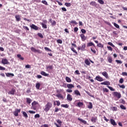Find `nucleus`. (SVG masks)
<instances>
[{
    "mask_svg": "<svg viewBox=\"0 0 127 127\" xmlns=\"http://www.w3.org/2000/svg\"><path fill=\"white\" fill-rule=\"evenodd\" d=\"M107 48L110 51H113V48H112V47L107 46Z\"/></svg>",
    "mask_w": 127,
    "mask_h": 127,
    "instance_id": "nucleus-55",
    "label": "nucleus"
},
{
    "mask_svg": "<svg viewBox=\"0 0 127 127\" xmlns=\"http://www.w3.org/2000/svg\"><path fill=\"white\" fill-rule=\"evenodd\" d=\"M32 101V100H31V99H30L29 98H26V102H27V104H28L29 105H30V104L31 103Z\"/></svg>",
    "mask_w": 127,
    "mask_h": 127,
    "instance_id": "nucleus-26",
    "label": "nucleus"
},
{
    "mask_svg": "<svg viewBox=\"0 0 127 127\" xmlns=\"http://www.w3.org/2000/svg\"><path fill=\"white\" fill-rule=\"evenodd\" d=\"M108 45H110V46H112V47H115V45L113 44L112 42H108Z\"/></svg>",
    "mask_w": 127,
    "mask_h": 127,
    "instance_id": "nucleus-46",
    "label": "nucleus"
},
{
    "mask_svg": "<svg viewBox=\"0 0 127 127\" xmlns=\"http://www.w3.org/2000/svg\"><path fill=\"white\" fill-rule=\"evenodd\" d=\"M41 127H48V125L47 124L43 125L41 126Z\"/></svg>",
    "mask_w": 127,
    "mask_h": 127,
    "instance_id": "nucleus-63",
    "label": "nucleus"
},
{
    "mask_svg": "<svg viewBox=\"0 0 127 127\" xmlns=\"http://www.w3.org/2000/svg\"><path fill=\"white\" fill-rule=\"evenodd\" d=\"M123 76H127V72H122Z\"/></svg>",
    "mask_w": 127,
    "mask_h": 127,
    "instance_id": "nucleus-61",
    "label": "nucleus"
},
{
    "mask_svg": "<svg viewBox=\"0 0 127 127\" xmlns=\"http://www.w3.org/2000/svg\"><path fill=\"white\" fill-rule=\"evenodd\" d=\"M57 42H58V43H59L60 44H62L63 41L62 40L59 39L57 40Z\"/></svg>",
    "mask_w": 127,
    "mask_h": 127,
    "instance_id": "nucleus-51",
    "label": "nucleus"
},
{
    "mask_svg": "<svg viewBox=\"0 0 127 127\" xmlns=\"http://www.w3.org/2000/svg\"><path fill=\"white\" fill-rule=\"evenodd\" d=\"M30 27L31 28H32V29H34V30H38L39 29V27H37V26L32 24V25H30Z\"/></svg>",
    "mask_w": 127,
    "mask_h": 127,
    "instance_id": "nucleus-7",
    "label": "nucleus"
},
{
    "mask_svg": "<svg viewBox=\"0 0 127 127\" xmlns=\"http://www.w3.org/2000/svg\"><path fill=\"white\" fill-rule=\"evenodd\" d=\"M120 108L121 109H122V110H127V108H126V107H125V106H124L123 105H121L120 106Z\"/></svg>",
    "mask_w": 127,
    "mask_h": 127,
    "instance_id": "nucleus-48",
    "label": "nucleus"
},
{
    "mask_svg": "<svg viewBox=\"0 0 127 127\" xmlns=\"http://www.w3.org/2000/svg\"><path fill=\"white\" fill-rule=\"evenodd\" d=\"M47 70H52L53 69V65H48L46 66Z\"/></svg>",
    "mask_w": 127,
    "mask_h": 127,
    "instance_id": "nucleus-35",
    "label": "nucleus"
},
{
    "mask_svg": "<svg viewBox=\"0 0 127 127\" xmlns=\"http://www.w3.org/2000/svg\"><path fill=\"white\" fill-rule=\"evenodd\" d=\"M82 106H84V103H83V102H79L77 104V107H78L79 108H81Z\"/></svg>",
    "mask_w": 127,
    "mask_h": 127,
    "instance_id": "nucleus-21",
    "label": "nucleus"
},
{
    "mask_svg": "<svg viewBox=\"0 0 127 127\" xmlns=\"http://www.w3.org/2000/svg\"><path fill=\"white\" fill-rule=\"evenodd\" d=\"M109 89L111 90V91H115V89H114L113 87L111 86H107Z\"/></svg>",
    "mask_w": 127,
    "mask_h": 127,
    "instance_id": "nucleus-57",
    "label": "nucleus"
},
{
    "mask_svg": "<svg viewBox=\"0 0 127 127\" xmlns=\"http://www.w3.org/2000/svg\"><path fill=\"white\" fill-rule=\"evenodd\" d=\"M52 107H53V104H52V103L50 102H48L45 105V108H43L44 112L46 113H48Z\"/></svg>",
    "mask_w": 127,
    "mask_h": 127,
    "instance_id": "nucleus-1",
    "label": "nucleus"
},
{
    "mask_svg": "<svg viewBox=\"0 0 127 127\" xmlns=\"http://www.w3.org/2000/svg\"><path fill=\"white\" fill-rule=\"evenodd\" d=\"M56 103H57V106H59L60 105H61V103H60V101H56Z\"/></svg>",
    "mask_w": 127,
    "mask_h": 127,
    "instance_id": "nucleus-59",
    "label": "nucleus"
},
{
    "mask_svg": "<svg viewBox=\"0 0 127 127\" xmlns=\"http://www.w3.org/2000/svg\"><path fill=\"white\" fill-rule=\"evenodd\" d=\"M37 118H40V115L39 114H36L35 115V119H37Z\"/></svg>",
    "mask_w": 127,
    "mask_h": 127,
    "instance_id": "nucleus-60",
    "label": "nucleus"
},
{
    "mask_svg": "<svg viewBox=\"0 0 127 127\" xmlns=\"http://www.w3.org/2000/svg\"><path fill=\"white\" fill-rule=\"evenodd\" d=\"M66 92L67 93H72V92H73V90L71 89L68 88V89H66Z\"/></svg>",
    "mask_w": 127,
    "mask_h": 127,
    "instance_id": "nucleus-53",
    "label": "nucleus"
},
{
    "mask_svg": "<svg viewBox=\"0 0 127 127\" xmlns=\"http://www.w3.org/2000/svg\"><path fill=\"white\" fill-rule=\"evenodd\" d=\"M45 50H46L47 51H50V52H51V51H52L50 49L46 47H45Z\"/></svg>",
    "mask_w": 127,
    "mask_h": 127,
    "instance_id": "nucleus-52",
    "label": "nucleus"
},
{
    "mask_svg": "<svg viewBox=\"0 0 127 127\" xmlns=\"http://www.w3.org/2000/svg\"><path fill=\"white\" fill-rule=\"evenodd\" d=\"M80 37L82 41H85V40H87V37H86V36H85V35H84V34H81Z\"/></svg>",
    "mask_w": 127,
    "mask_h": 127,
    "instance_id": "nucleus-9",
    "label": "nucleus"
},
{
    "mask_svg": "<svg viewBox=\"0 0 127 127\" xmlns=\"http://www.w3.org/2000/svg\"><path fill=\"white\" fill-rule=\"evenodd\" d=\"M37 105H39L38 102L34 101L32 103L31 109H33L35 111L37 109Z\"/></svg>",
    "mask_w": 127,
    "mask_h": 127,
    "instance_id": "nucleus-3",
    "label": "nucleus"
},
{
    "mask_svg": "<svg viewBox=\"0 0 127 127\" xmlns=\"http://www.w3.org/2000/svg\"><path fill=\"white\" fill-rule=\"evenodd\" d=\"M98 2H99L100 4H104V3H105L103 0H98Z\"/></svg>",
    "mask_w": 127,
    "mask_h": 127,
    "instance_id": "nucleus-41",
    "label": "nucleus"
},
{
    "mask_svg": "<svg viewBox=\"0 0 127 127\" xmlns=\"http://www.w3.org/2000/svg\"><path fill=\"white\" fill-rule=\"evenodd\" d=\"M91 51H92V52H93L94 54H96V50L93 49V48H91Z\"/></svg>",
    "mask_w": 127,
    "mask_h": 127,
    "instance_id": "nucleus-56",
    "label": "nucleus"
},
{
    "mask_svg": "<svg viewBox=\"0 0 127 127\" xmlns=\"http://www.w3.org/2000/svg\"><path fill=\"white\" fill-rule=\"evenodd\" d=\"M37 35L40 37L41 38H43V35H42V34H41V33H38L37 34Z\"/></svg>",
    "mask_w": 127,
    "mask_h": 127,
    "instance_id": "nucleus-45",
    "label": "nucleus"
},
{
    "mask_svg": "<svg viewBox=\"0 0 127 127\" xmlns=\"http://www.w3.org/2000/svg\"><path fill=\"white\" fill-rule=\"evenodd\" d=\"M113 95L114 96V97H116L118 99H121L122 97V95L121 94V93L118 92H114L113 93Z\"/></svg>",
    "mask_w": 127,
    "mask_h": 127,
    "instance_id": "nucleus-4",
    "label": "nucleus"
},
{
    "mask_svg": "<svg viewBox=\"0 0 127 127\" xmlns=\"http://www.w3.org/2000/svg\"><path fill=\"white\" fill-rule=\"evenodd\" d=\"M5 74L7 77H9L10 76H12V77H13L14 76V74L13 73H5Z\"/></svg>",
    "mask_w": 127,
    "mask_h": 127,
    "instance_id": "nucleus-36",
    "label": "nucleus"
},
{
    "mask_svg": "<svg viewBox=\"0 0 127 127\" xmlns=\"http://www.w3.org/2000/svg\"><path fill=\"white\" fill-rule=\"evenodd\" d=\"M56 96L60 99H64V97H63V95H62L61 94H57Z\"/></svg>",
    "mask_w": 127,
    "mask_h": 127,
    "instance_id": "nucleus-28",
    "label": "nucleus"
},
{
    "mask_svg": "<svg viewBox=\"0 0 127 127\" xmlns=\"http://www.w3.org/2000/svg\"><path fill=\"white\" fill-rule=\"evenodd\" d=\"M88 109H93V104L92 102H89V105H88Z\"/></svg>",
    "mask_w": 127,
    "mask_h": 127,
    "instance_id": "nucleus-33",
    "label": "nucleus"
},
{
    "mask_svg": "<svg viewBox=\"0 0 127 127\" xmlns=\"http://www.w3.org/2000/svg\"><path fill=\"white\" fill-rule=\"evenodd\" d=\"M80 48H81V50L84 51V50H85V48H86V44H82Z\"/></svg>",
    "mask_w": 127,
    "mask_h": 127,
    "instance_id": "nucleus-25",
    "label": "nucleus"
},
{
    "mask_svg": "<svg viewBox=\"0 0 127 127\" xmlns=\"http://www.w3.org/2000/svg\"><path fill=\"white\" fill-rule=\"evenodd\" d=\"M64 5H65V6H67V7H69L71 6V3L65 2L64 3Z\"/></svg>",
    "mask_w": 127,
    "mask_h": 127,
    "instance_id": "nucleus-40",
    "label": "nucleus"
},
{
    "mask_svg": "<svg viewBox=\"0 0 127 127\" xmlns=\"http://www.w3.org/2000/svg\"><path fill=\"white\" fill-rule=\"evenodd\" d=\"M74 74L75 75H80V71H79L78 70H76L75 71Z\"/></svg>",
    "mask_w": 127,
    "mask_h": 127,
    "instance_id": "nucleus-49",
    "label": "nucleus"
},
{
    "mask_svg": "<svg viewBox=\"0 0 127 127\" xmlns=\"http://www.w3.org/2000/svg\"><path fill=\"white\" fill-rule=\"evenodd\" d=\"M87 47H90L91 46H93V47H96V46L93 42H90L87 43Z\"/></svg>",
    "mask_w": 127,
    "mask_h": 127,
    "instance_id": "nucleus-15",
    "label": "nucleus"
},
{
    "mask_svg": "<svg viewBox=\"0 0 127 127\" xmlns=\"http://www.w3.org/2000/svg\"><path fill=\"white\" fill-rule=\"evenodd\" d=\"M114 26H115V27H116V28H120V25H119L118 24L116 23H113Z\"/></svg>",
    "mask_w": 127,
    "mask_h": 127,
    "instance_id": "nucleus-44",
    "label": "nucleus"
},
{
    "mask_svg": "<svg viewBox=\"0 0 127 127\" xmlns=\"http://www.w3.org/2000/svg\"><path fill=\"white\" fill-rule=\"evenodd\" d=\"M77 120L79 121V122L82 123V124H84V125H87V121L83 120V119L80 118H78Z\"/></svg>",
    "mask_w": 127,
    "mask_h": 127,
    "instance_id": "nucleus-16",
    "label": "nucleus"
},
{
    "mask_svg": "<svg viewBox=\"0 0 127 127\" xmlns=\"http://www.w3.org/2000/svg\"><path fill=\"white\" fill-rule=\"evenodd\" d=\"M97 46H98V47H100V48H104V45L101 43L98 44Z\"/></svg>",
    "mask_w": 127,
    "mask_h": 127,
    "instance_id": "nucleus-39",
    "label": "nucleus"
},
{
    "mask_svg": "<svg viewBox=\"0 0 127 127\" xmlns=\"http://www.w3.org/2000/svg\"><path fill=\"white\" fill-rule=\"evenodd\" d=\"M102 74L103 76H104V77H105V78H108V77H109V75L107 73V71L103 72Z\"/></svg>",
    "mask_w": 127,
    "mask_h": 127,
    "instance_id": "nucleus-24",
    "label": "nucleus"
},
{
    "mask_svg": "<svg viewBox=\"0 0 127 127\" xmlns=\"http://www.w3.org/2000/svg\"><path fill=\"white\" fill-rule=\"evenodd\" d=\"M22 114H23V117L25 118V119H27V118H28V115H27V113H26V112L23 111Z\"/></svg>",
    "mask_w": 127,
    "mask_h": 127,
    "instance_id": "nucleus-29",
    "label": "nucleus"
},
{
    "mask_svg": "<svg viewBox=\"0 0 127 127\" xmlns=\"http://www.w3.org/2000/svg\"><path fill=\"white\" fill-rule=\"evenodd\" d=\"M70 23H74V24H77L76 21L72 20L70 21Z\"/></svg>",
    "mask_w": 127,
    "mask_h": 127,
    "instance_id": "nucleus-64",
    "label": "nucleus"
},
{
    "mask_svg": "<svg viewBox=\"0 0 127 127\" xmlns=\"http://www.w3.org/2000/svg\"><path fill=\"white\" fill-rule=\"evenodd\" d=\"M67 100L68 101H70L71 102V101H72L73 100V98H72V95L70 94H67Z\"/></svg>",
    "mask_w": 127,
    "mask_h": 127,
    "instance_id": "nucleus-14",
    "label": "nucleus"
},
{
    "mask_svg": "<svg viewBox=\"0 0 127 127\" xmlns=\"http://www.w3.org/2000/svg\"><path fill=\"white\" fill-rule=\"evenodd\" d=\"M40 86H41V85L40 84V83H37L36 84V88L37 90H39V89H40Z\"/></svg>",
    "mask_w": 127,
    "mask_h": 127,
    "instance_id": "nucleus-31",
    "label": "nucleus"
},
{
    "mask_svg": "<svg viewBox=\"0 0 127 127\" xmlns=\"http://www.w3.org/2000/svg\"><path fill=\"white\" fill-rule=\"evenodd\" d=\"M116 62H117V63L118 64H123V62L121 60H116Z\"/></svg>",
    "mask_w": 127,
    "mask_h": 127,
    "instance_id": "nucleus-42",
    "label": "nucleus"
},
{
    "mask_svg": "<svg viewBox=\"0 0 127 127\" xmlns=\"http://www.w3.org/2000/svg\"><path fill=\"white\" fill-rule=\"evenodd\" d=\"M107 60L109 63H112L113 62V58L111 57H109L107 58Z\"/></svg>",
    "mask_w": 127,
    "mask_h": 127,
    "instance_id": "nucleus-27",
    "label": "nucleus"
},
{
    "mask_svg": "<svg viewBox=\"0 0 127 127\" xmlns=\"http://www.w3.org/2000/svg\"><path fill=\"white\" fill-rule=\"evenodd\" d=\"M110 123L111 124V125H112V126H117V123H116V121H115V120L113 119H110Z\"/></svg>",
    "mask_w": 127,
    "mask_h": 127,
    "instance_id": "nucleus-13",
    "label": "nucleus"
},
{
    "mask_svg": "<svg viewBox=\"0 0 127 127\" xmlns=\"http://www.w3.org/2000/svg\"><path fill=\"white\" fill-rule=\"evenodd\" d=\"M90 5H92V6H97L98 4L95 1H92L90 3Z\"/></svg>",
    "mask_w": 127,
    "mask_h": 127,
    "instance_id": "nucleus-19",
    "label": "nucleus"
},
{
    "mask_svg": "<svg viewBox=\"0 0 127 127\" xmlns=\"http://www.w3.org/2000/svg\"><path fill=\"white\" fill-rule=\"evenodd\" d=\"M42 3H44V4H45L46 5H48V3L45 0H42Z\"/></svg>",
    "mask_w": 127,
    "mask_h": 127,
    "instance_id": "nucleus-47",
    "label": "nucleus"
},
{
    "mask_svg": "<svg viewBox=\"0 0 127 127\" xmlns=\"http://www.w3.org/2000/svg\"><path fill=\"white\" fill-rule=\"evenodd\" d=\"M74 85L72 84H68L67 85V88H68V89H72V88H74Z\"/></svg>",
    "mask_w": 127,
    "mask_h": 127,
    "instance_id": "nucleus-23",
    "label": "nucleus"
},
{
    "mask_svg": "<svg viewBox=\"0 0 127 127\" xmlns=\"http://www.w3.org/2000/svg\"><path fill=\"white\" fill-rule=\"evenodd\" d=\"M73 93L75 96H79V97H81V93H80V91L78 90H74L73 91Z\"/></svg>",
    "mask_w": 127,
    "mask_h": 127,
    "instance_id": "nucleus-10",
    "label": "nucleus"
},
{
    "mask_svg": "<svg viewBox=\"0 0 127 127\" xmlns=\"http://www.w3.org/2000/svg\"><path fill=\"white\" fill-rule=\"evenodd\" d=\"M52 25H56V21H53V22H52Z\"/></svg>",
    "mask_w": 127,
    "mask_h": 127,
    "instance_id": "nucleus-62",
    "label": "nucleus"
},
{
    "mask_svg": "<svg viewBox=\"0 0 127 127\" xmlns=\"http://www.w3.org/2000/svg\"><path fill=\"white\" fill-rule=\"evenodd\" d=\"M84 63L86 64V65H87V66H89V65L91 64V63H90V61L89 60H88V59H85L84 61Z\"/></svg>",
    "mask_w": 127,
    "mask_h": 127,
    "instance_id": "nucleus-17",
    "label": "nucleus"
},
{
    "mask_svg": "<svg viewBox=\"0 0 127 127\" xmlns=\"http://www.w3.org/2000/svg\"><path fill=\"white\" fill-rule=\"evenodd\" d=\"M101 85H106V86H109L111 85V83L109 81H106L103 82H101Z\"/></svg>",
    "mask_w": 127,
    "mask_h": 127,
    "instance_id": "nucleus-12",
    "label": "nucleus"
},
{
    "mask_svg": "<svg viewBox=\"0 0 127 127\" xmlns=\"http://www.w3.org/2000/svg\"><path fill=\"white\" fill-rule=\"evenodd\" d=\"M23 28L24 29H26V30H29V28H28V27L27 26H23Z\"/></svg>",
    "mask_w": 127,
    "mask_h": 127,
    "instance_id": "nucleus-58",
    "label": "nucleus"
},
{
    "mask_svg": "<svg viewBox=\"0 0 127 127\" xmlns=\"http://www.w3.org/2000/svg\"><path fill=\"white\" fill-rule=\"evenodd\" d=\"M95 80L99 81V82H103V81H104V79L99 75L96 77Z\"/></svg>",
    "mask_w": 127,
    "mask_h": 127,
    "instance_id": "nucleus-8",
    "label": "nucleus"
},
{
    "mask_svg": "<svg viewBox=\"0 0 127 127\" xmlns=\"http://www.w3.org/2000/svg\"><path fill=\"white\" fill-rule=\"evenodd\" d=\"M41 75H42L43 76H45V77H48V76H49V74L48 73H46V72L43 71L41 72Z\"/></svg>",
    "mask_w": 127,
    "mask_h": 127,
    "instance_id": "nucleus-20",
    "label": "nucleus"
},
{
    "mask_svg": "<svg viewBox=\"0 0 127 127\" xmlns=\"http://www.w3.org/2000/svg\"><path fill=\"white\" fill-rule=\"evenodd\" d=\"M124 78H121V79H120V80H119V83H120V84H123V83H124Z\"/></svg>",
    "mask_w": 127,
    "mask_h": 127,
    "instance_id": "nucleus-50",
    "label": "nucleus"
},
{
    "mask_svg": "<svg viewBox=\"0 0 127 127\" xmlns=\"http://www.w3.org/2000/svg\"><path fill=\"white\" fill-rule=\"evenodd\" d=\"M20 111H21L20 109H16L13 112L14 116H15V117H18V113H20Z\"/></svg>",
    "mask_w": 127,
    "mask_h": 127,
    "instance_id": "nucleus-5",
    "label": "nucleus"
},
{
    "mask_svg": "<svg viewBox=\"0 0 127 127\" xmlns=\"http://www.w3.org/2000/svg\"><path fill=\"white\" fill-rule=\"evenodd\" d=\"M65 80L66 81V82H67V83H71V82H72V80L71 79V78H70V77L68 76L65 77Z\"/></svg>",
    "mask_w": 127,
    "mask_h": 127,
    "instance_id": "nucleus-22",
    "label": "nucleus"
},
{
    "mask_svg": "<svg viewBox=\"0 0 127 127\" xmlns=\"http://www.w3.org/2000/svg\"><path fill=\"white\" fill-rule=\"evenodd\" d=\"M17 57H18V58H19L20 60H24V58L21 57V55L20 54H18L17 55Z\"/></svg>",
    "mask_w": 127,
    "mask_h": 127,
    "instance_id": "nucleus-37",
    "label": "nucleus"
},
{
    "mask_svg": "<svg viewBox=\"0 0 127 127\" xmlns=\"http://www.w3.org/2000/svg\"><path fill=\"white\" fill-rule=\"evenodd\" d=\"M15 89L12 88L10 91L8 92V94L9 95H14V93H15Z\"/></svg>",
    "mask_w": 127,
    "mask_h": 127,
    "instance_id": "nucleus-11",
    "label": "nucleus"
},
{
    "mask_svg": "<svg viewBox=\"0 0 127 127\" xmlns=\"http://www.w3.org/2000/svg\"><path fill=\"white\" fill-rule=\"evenodd\" d=\"M32 52H34V53H38L39 54H41L42 53V52L40 51V50L36 49L35 48L32 47L30 48Z\"/></svg>",
    "mask_w": 127,
    "mask_h": 127,
    "instance_id": "nucleus-2",
    "label": "nucleus"
},
{
    "mask_svg": "<svg viewBox=\"0 0 127 127\" xmlns=\"http://www.w3.org/2000/svg\"><path fill=\"white\" fill-rule=\"evenodd\" d=\"M15 18H16V20H17V21H20V20L21 19V18H20V16H19V15H16Z\"/></svg>",
    "mask_w": 127,
    "mask_h": 127,
    "instance_id": "nucleus-30",
    "label": "nucleus"
},
{
    "mask_svg": "<svg viewBox=\"0 0 127 127\" xmlns=\"http://www.w3.org/2000/svg\"><path fill=\"white\" fill-rule=\"evenodd\" d=\"M41 25L42 26L43 28H47V25L44 24V23H41Z\"/></svg>",
    "mask_w": 127,
    "mask_h": 127,
    "instance_id": "nucleus-38",
    "label": "nucleus"
},
{
    "mask_svg": "<svg viewBox=\"0 0 127 127\" xmlns=\"http://www.w3.org/2000/svg\"><path fill=\"white\" fill-rule=\"evenodd\" d=\"M103 92H105L106 93H109V89H108L107 88H103Z\"/></svg>",
    "mask_w": 127,
    "mask_h": 127,
    "instance_id": "nucleus-43",
    "label": "nucleus"
},
{
    "mask_svg": "<svg viewBox=\"0 0 127 127\" xmlns=\"http://www.w3.org/2000/svg\"><path fill=\"white\" fill-rule=\"evenodd\" d=\"M1 63H2V64H3L4 65L9 64V62H8V61L6 59H2Z\"/></svg>",
    "mask_w": 127,
    "mask_h": 127,
    "instance_id": "nucleus-6",
    "label": "nucleus"
},
{
    "mask_svg": "<svg viewBox=\"0 0 127 127\" xmlns=\"http://www.w3.org/2000/svg\"><path fill=\"white\" fill-rule=\"evenodd\" d=\"M61 107L63 108H65V109H68L69 108V106L68 104H62Z\"/></svg>",
    "mask_w": 127,
    "mask_h": 127,
    "instance_id": "nucleus-34",
    "label": "nucleus"
},
{
    "mask_svg": "<svg viewBox=\"0 0 127 127\" xmlns=\"http://www.w3.org/2000/svg\"><path fill=\"white\" fill-rule=\"evenodd\" d=\"M70 49L74 52V53H75L76 55L78 54V52H77V51H76V50L74 49V47H73V46L71 47Z\"/></svg>",
    "mask_w": 127,
    "mask_h": 127,
    "instance_id": "nucleus-32",
    "label": "nucleus"
},
{
    "mask_svg": "<svg viewBox=\"0 0 127 127\" xmlns=\"http://www.w3.org/2000/svg\"><path fill=\"white\" fill-rule=\"evenodd\" d=\"M81 31L82 32V33H83V34H85L86 31V30L84 29H82L81 30Z\"/></svg>",
    "mask_w": 127,
    "mask_h": 127,
    "instance_id": "nucleus-54",
    "label": "nucleus"
},
{
    "mask_svg": "<svg viewBox=\"0 0 127 127\" xmlns=\"http://www.w3.org/2000/svg\"><path fill=\"white\" fill-rule=\"evenodd\" d=\"M97 120L98 118L97 117H92L91 122H92V123H96Z\"/></svg>",
    "mask_w": 127,
    "mask_h": 127,
    "instance_id": "nucleus-18",
    "label": "nucleus"
}]
</instances>
